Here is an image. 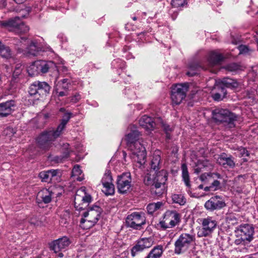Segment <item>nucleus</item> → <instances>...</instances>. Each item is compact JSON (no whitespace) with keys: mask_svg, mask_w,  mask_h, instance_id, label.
Here are the masks:
<instances>
[{"mask_svg":"<svg viewBox=\"0 0 258 258\" xmlns=\"http://www.w3.org/2000/svg\"><path fill=\"white\" fill-rule=\"evenodd\" d=\"M140 136V132L135 129L127 134L124 138L127 147L131 152L130 158L134 161H141L146 158L145 148L138 141Z\"/></svg>","mask_w":258,"mask_h":258,"instance_id":"f257e3e1","label":"nucleus"},{"mask_svg":"<svg viewBox=\"0 0 258 258\" xmlns=\"http://www.w3.org/2000/svg\"><path fill=\"white\" fill-rule=\"evenodd\" d=\"M101 182L102 185L112 182V178L111 175V172L109 170H106L104 176L102 178Z\"/></svg>","mask_w":258,"mask_h":258,"instance_id":"58836bf2","label":"nucleus"},{"mask_svg":"<svg viewBox=\"0 0 258 258\" xmlns=\"http://www.w3.org/2000/svg\"><path fill=\"white\" fill-rule=\"evenodd\" d=\"M102 209L97 206H94L85 212L80 220V226L84 229H88L94 226L99 220Z\"/></svg>","mask_w":258,"mask_h":258,"instance_id":"423d86ee","label":"nucleus"},{"mask_svg":"<svg viewBox=\"0 0 258 258\" xmlns=\"http://www.w3.org/2000/svg\"><path fill=\"white\" fill-rule=\"evenodd\" d=\"M239 54L249 55L252 50L246 45H241L238 46Z\"/></svg>","mask_w":258,"mask_h":258,"instance_id":"37998d69","label":"nucleus"},{"mask_svg":"<svg viewBox=\"0 0 258 258\" xmlns=\"http://www.w3.org/2000/svg\"><path fill=\"white\" fill-rule=\"evenodd\" d=\"M59 136L53 130L44 132L37 138V145L40 149L44 151H47L51 147L52 142Z\"/></svg>","mask_w":258,"mask_h":258,"instance_id":"9b49d317","label":"nucleus"},{"mask_svg":"<svg viewBox=\"0 0 258 258\" xmlns=\"http://www.w3.org/2000/svg\"><path fill=\"white\" fill-rule=\"evenodd\" d=\"M215 178L221 179L222 176L218 173H205L200 176V180L205 183Z\"/></svg>","mask_w":258,"mask_h":258,"instance_id":"cd10ccee","label":"nucleus"},{"mask_svg":"<svg viewBox=\"0 0 258 258\" xmlns=\"http://www.w3.org/2000/svg\"><path fill=\"white\" fill-rule=\"evenodd\" d=\"M122 155L123 156L124 159L125 160H126V153H125V152H124V151L122 152Z\"/></svg>","mask_w":258,"mask_h":258,"instance_id":"69168bd1","label":"nucleus"},{"mask_svg":"<svg viewBox=\"0 0 258 258\" xmlns=\"http://www.w3.org/2000/svg\"><path fill=\"white\" fill-rule=\"evenodd\" d=\"M188 88V83L178 84L172 87L171 98L173 104L178 105L182 102L186 97Z\"/></svg>","mask_w":258,"mask_h":258,"instance_id":"ddd939ff","label":"nucleus"},{"mask_svg":"<svg viewBox=\"0 0 258 258\" xmlns=\"http://www.w3.org/2000/svg\"><path fill=\"white\" fill-rule=\"evenodd\" d=\"M54 194L55 191L51 188H43L38 193L36 200L38 203L42 202L48 204L51 201Z\"/></svg>","mask_w":258,"mask_h":258,"instance_id":"4be33fe9","label":"nucleus"},{"mask_svg":"<svg viewBox=\"0 0 258 258\" xmlns=\"http://www.w3.org/2000/svg\"><path fill=\"white\" fill-rule=\"evenodd\" d=\"M159 163L160 162H150L151 169L155 171V174L160 169Z\"/></svg>","mask_w":258,"mask_h":258,"instance_id":"de8ad7c7","label":"nucleus"},{"mask_svg":"<svg viewBox=\"0 0 258 258\" xmlns=\"http://www.w3.org/2000/svg\"><path fill=\"white\" fill-rule=\"evenodd\" d=\"M58 256H59L60 257H62L63 256V254L62 252H59L58 254Z\"/></svg>","mask_w":258,"mask_h":258,"instance_id":"774afa93","label":"nucleus"},{"mask_svg":"<svg viewBox=\"0 0 258 258\" xmlns=\"http://www.w3.org/2000/svg\"><path fill=\"white\" fill-rule=\"evenodd\" d=\"M238 238L235 239V243L237 245L242 244L244 245L245 244L248 243V242H246V240L245 239H243L241 237H237Z\"/></svg>","mask_w":258,"mask_h":258,"instance_id":"3c124183","label":"nucleus"},{"mask_svg":"<svg viewBox=\"0 0 258 258\" xmlns=\"http://www.w3.org/2000/svg\"><path fill=\"white\" fill-rule=\"evenodd\" d=\"M48 171H41L39 174V177L41 179L42 181L48 182L51 180Z\"/></svg>","mask_w":258,"mask_h":258,"instance_id":"79ce46f5","label":"nucleus"},{"mask_svg":"<svg viewBox=\"0 0 258 258\" xmlns=\"http://www.w3.org/2000/svg\"><path fill=\"white\" fill-rule=\"evenodd\" d=\"M154 243L153 238H143L137 241L136 244L131 249V255L134 257L138 253L151 247Z\"/></svg>","mask_w":258,"mask_h":258,"instance_id":"dca6fc26","label":"nucleus"},{"mask_svg":"<svg viewBox=\"0 0 258 258\" xmlns=\"http://www.w3.org/2000/svg\"><path fill=\"white\" fill-rule=\"evenodd\" d=\"M170 133L171 132L165 133V134H166V140H170L171 139Z\"/></svg>","mask_w":258,"mask_h":258,"instance_id":"e2e57ef3","label":"nucleus"},{"mask_svg":"<svg viewBox=\"0 0 258 258\" xmlns=\"http://www.w3.org/2000/svg\"><path fill=\"white\" fill-rule=\"evenodd\" d=\"M181 221V216L175 210H168L164 214L163 220L158 224L163 230L172 228L178 225Z\"/></svg>","mask_w":258,"mask_h":258,"instance_id":"9d476101","label":"nucleus"},{"mask_svg":"<svg viewBox=\"0 0 258 258\" xmlns=\"http://www.w3.org/2000/svg\"><path fill=\"white\" fill-rule=\"evenodd\" d=\"M163 206V204L161 202L150 203L147 206V210L149 214H152L155 212L159 210Z\"/></svg>","mask_w":258,"mask_h":258,"instance_id":"2f4dec72","label":"nucleus"},{"mask_svg":"<svg viewBox=\"0 0 258 258\" xmlns=\"http://www.w3.org/2000/svg\"><path fill=\"white\" fill-rule=\"evenodd\" d=\"M162 127L163 128V130L165 133L171 132L172 131L170 126L167 124L162 123Z\"/></svg>","mask_w":258,"mask_h":258,"instance_id":"5fc2aeb1","label":"nucleus"},{"mask_svg":"<svg viewBox=\"0 0 258 258\" xmlns=\"http://www.w3.org/2000/svg\"><path fill=\"white\" fill-rule=\"evenodd\" d=\"M214 181L211 183V186L212 188V190H216L220 188V182L218 180L213 179Z\"/></svg>","mask_w":258,"mask_h":258,"instance_id":"c03bdc74","label":"nucleus"},{"mask_svg":"<svg viewBox=\"0 0 258 258\" xmlns=\"http://www.w3.org/2000/svg\"><path fill=\"white\" fill-rule=\"evenodd\" d=\"M103 188L102 191L106 195H112L114 193V186L112 182L109 184L103 185Z\"/></svg>","mask_w":258,"mask_h":258,"instance_id":"4c0bfd02","label":"nucleus"},{"mask_svg":"<svg viewBox=\"0 0 258 258\" xmlns=\"http://www.w3.org/2000/svg\"><path fill=\"white\" fill-rule=\"evenodd\" d=\"M203 162H198V164L196 165V166L198 167V166H200L201 165H202L203 166H205V165H203Z\"/></svg>","mask_w":258,"mask_h":258,"instance_id":"338daca9","label":"nucleus"},{"mask_svg":"<svg viewBox=\"0 0 258 258\" xmlns=\"http://www.w3.org/2000/svg\"><path fill=\"white\" fill-rule=\"evenodd\" d=\"M50 86L45 82L35 81L28 88V93L30 97L35 100L43 98L49 93Z\"/></svg>","mask_w":258,"mask_h":258,"instance_id":"1a4fd4ad","label":"nucleus"},{"mask_svg":"<svg viewBox=\"0 0 258 258\" xmlns=\"http://www.w3.org/2000/svg\"><path fill=\"white\" fill-rule=\"evenodd\" d=\"M218 87H219V91H220L219 93H220L223 95V97H225V96L227 94V91L225 89L226 87H224V86L222 85L221 82L220 83V84H219Z\"/></svg>","mask_w":258,"mask_h":258,"instance_id":"09e8293b","label":"nucleus"},{"mask_svg":"<svg viewBox=\"0 0 258 258\" xmlns=\"http://www.w3.org/2000/svg\"><path fill=\"white\" fill-rule=\"evenodd\" d=\"M59 111L61 112H63L64 113L65 112H67V111H66V109L64 108H60L59 109Z\"/></svg>","mask_w":258,"mask_h":258,"instance_id":"0e129e2a","label":"nucleus"},{"mask_svg":"<svg viewBox=\"0 0 258 258\" xmlns=\"http://www.w3.org/2000/svg\"><path fill=\"white\" fill-rule=\"evenodd\" d=\"M1 24L9 31L13 32L18 34L26 33L29 30V27L24 23L20 16L3 21L1 23Z\"/></svg>","mask_w":258,"mask_h":258,"instance_id":"6e6552de","label":"nucleus"},{"mask_svg":"<svg viewBox=\"0 0 258 258\" xmlns=\"http://www.w3.org/2000/svg\"><path fill=\"white\" fill-rule=\"evenodd\" d=\"M131 177L129 172L123 173L118 176L117 188L119 192L126 193L131 186Z\"/></svg>","mask_w":258,"mask_h":258,"instance_id":"f3484780","label":"nucleus"},{"mask_svg":"<svg viewBox=\"0 0 258 258\" xmlns=\"http://www.w3.org/2000/svg\"><path fill=\"white\" fill-rule=\"evenodd\" d=\"M49 173V176L50 177L51 180L52 178L56 176L57 174L58 171L57 170H48Z\"/></svg>","mask_w":258,"mask_h":258,"instance_id":"13d9d810","label":"nucleus"},{"mask_svg":"<svg viewBox=\"0 0 258 258\" xmlns=\"http://www.w3.org/2000/svg\"><path fill=\"white\" fill-rule=\"evenodd\" d=\"M195 235L187 233H181L174 242V253L179 255L188 252L195 245Z\"/></svg>","mask_w":258,"mask_h":258,"instance_id":"20e7f679","label":"nucleus"},{"mask_svg":"<svg viewBox=\"0 0 258 258\" xmlns=\"http://www.w3.org/2000/svg\"><path fill=\"white\" fill-rule=\"evenodd\" d=\"M204 190L205 191H210V190H212V188L211 185L209 186H206L204 188Z\"/></svg>","mask_w":258,"mask_h":258,"instance_id":"680f3d73","label":"nucleus"},{"mask_svg":"<svg viewBox=\"0 0 258 258\" xmlns=\"http://www.w3.org/2000/svg\"><path fill=\"white\" fill-rule=\"evenodd\" d=\"M224 68L228 71L235 72L240 70V66L236 63H231L225 66Z\"/></svg>","mask_w":258,"mask_h":258,"instance_id":"ea45409f","label":"nucleus"},{"mask_svg":"<svg viewBox=\"0 0 258 258\" xmlns=\"http://www.w3.org/2000/svg\"><path fill=\"white\" fill-rule=\"evenodd\" d=\"M235 232L237 237H241L249 243L253 239L254 228L251 225L245 224L237 227Z\"/></svg>","mask_w":258,"mask_h":258,"instance_id":"2eb2a0df","label":"nucleus"},{"mask_svg":"<svg viewBox=\"0 0 258 258\" xmlns=\"http://www.w3.org/2000/svg\"><path fill=\"white\" fill-rule=\"evenodd\" d=\"M220 82L222 85L228 88H236L238 86V83L236 80L229 78H225Z\"/></svg>","mask_w":258,"mask_h":258,"instance_id":"c85d7f7f","label":"nucleus"},{"mask_svg":"<svg viewBox=\"0 0 258 258\" xmlns=\"http://www.w3.org/2000/svg\"><path fill=\"white\" fill-rule=\"evenodd\" d=\"M0 55L7 59L11 58L12 56L11 49L9 46L3 44L0 48Z\"/></svg>","mask_w":258,"mask_h":258,"instance_id":"72a5a7b5","label":"nucleus"},{"mask_svg":"<svg viewBox=\"0 0 258 258\" xmlns=\"http://www.w3.org/2000/svg\"><path fill=\"white\" fill-rule=\"evenodd\" d=\"M222 164L221 165L224 168H227V166H229L231 168H233L235 166V162H222Z\"/></svg>","mask_w":258,"mask_h":258,"instance_id":"4d7b16f0","label":"nucleus"},{"mask_svg":"<svg viewBox=\"0 0 258 258\" xmlns=\"http://www.w3.org/2000/svg\"><path fill=\"white\" fill-rule=\"evenodd\" d=\"M72 116L73 114L71 112H67L63 114L60 120V123L55 130L59 135H61L62 131L65 128L66 124Z\"/></svg>","mask_w":258,"mask_h":258,"instance_id":"393cba45","label":"nucleus"},{"mask_svg":"<svg viewBox=\"0 0 258 258\" xmlns=\"http://www.w3.org/2000/svg\"><path fill=\"white\" fill-rule=\"evenodd\" d=\"M167 177L168 173L165 170H161L156 175L150 171L145 176L144 182L146 185L151 186L152 192L159 197L165 190V182Z\"/></svg>","mask_w":258,"mask_h":258,"instance_id":"f03ea898","label":"nucleus"},{"mask_svg":"<svg viewBox=\"0 0 258 258\" xmlns=\"http://www.w3.org/2000/svg\"><path fill=\"white\" fill-rule=\"evenodd\" d=\"M239 154L241 157H246L249 155L247 150L245 148H241L239 150Z\"/></svg>","mask_w":258,"mask_h":258,"instance_id":"864d4df0","label":"nucleus"},{"mask_svg":"<svg viewBox=\"0 0 258 258\" xmlns=\"http://www.w3.org/2000/svg\"><path fill=\"white\" fill-rule=\"evenodd\" d=\"M139 124L147 130H152L156 126L155 120L151 117L144 115L139 120Z\"/></svg>","mask_w":258,"mask_h":258,"instance_id":"b1692460","label":"nucleus"},{"mask_svg":"<svg viewBox=\"0 0 258 258\" xmlns=\"http://www.w3.org/2000/svg\"><path fill=\"white\" fill-rule=\"evenodd\" d=\"M202 67L197 63H191L189 64V70L186 75L189 77H192L198 74V72Z\"/></svg>","mask_w":258,"mask_h":258,"instance_id":"7c9ffc66","label":"nucleus"},{"mask_svg":"<svg viewBox=\"0 0 258 258\" xmlns=\"http://www.w3.org/2000/svg\"><path fill=\"white\" fill-rule=\"evenodd\" d=\"M172 201L173 203L183 206L186 203V199L182 194H174L171 196Z\"/></svg>","mask_w":258,"mask_h":258,"instance_id":"c756f323","label":"nucleus"},{"mask_svg":"<svg viewBox=\"0 0 258 258\" xmlns=\"http://www.w3.org/2000/svg\"><path fill=\"white\" fill-rule=\"evenodd\" d=\"M56 91L57 93H58V96L59 97L67 96L69 94L68 92H67V91L62 90H57V89Z\"/></svg>","mask_w":258,"mask_h":258,"instance_id":"6e6d98bb","label":"nucleus"},{"mask_svg":"<svg viewBox=\"0 0 258 258\" xmlns=\"http://www.w3.org/2000/svg\"><path fill=\"white\" fill-rule=\"evenodd\" d=\"M15 45L16 49L19 52H22L24 49L26 47L25 53L30 56H37L39 52L42 50L41 46L38 44L35 40L29 41L28 38L23 37H21V40H16Z\"/></svg>","mask_w":258,"mask_h":258,"instance_id":"39448f33","label":"nucleus"},{"mask_svg":"<svg viewBox=\"0 0 258 258\" xmlns=\"http://www.w3.org/2000/svg\"><path fill=\"white\" fill-rule=\"evenodd\" d=\"M224 97H223V95L220 93H216L213 95V98L215 101L222 100Z\"/></svg>","mask_w":258,"mask_h":258,"instance_id":"8fccbe9b","label":"nucleus"},{"mask_svg":"<svg viewBox=\"0 0 258 258\" xmlns=\"http://www.w3.org/2000/svg\"><path fill=\"white\" fill-rule=\"evenodd\" d=\"M230 156H228L226 153H223L219 155L218 160H224L225 161H233Z\"/></svg>","mask_w":258,"mask_h":258,"instance_id":"49530a36","label":"nucleus"},{"mask_svg":"<svg viewBox=\"0 0 258 258\" xmlns=\"http://www.w3.org/2000/svg\"><path fill=\"white\" fill-rule=\"evenodd\" d=\"M82 171L80 168V166L78 165H75L72 169V176L76 177L75 179L78 181H82L83 179V175L81 176Z\"/></svg>","mask_w":258,"mask_h":258,"instance_id":"f704fd0d","label":"nucleus"},{"mask_svg":"<svg viewBox=\"0 0 258 258\" xmlns=\"http://www.w3.org/2000/svg\"><path fill=\"white\" fill-rule=\"evenodd\" d=\"M187 2L186 0H172L171 2V6L174 8L183 7L187 5Z\"/></svg>","mask_w":258,"mask_h":258,"instance_id":"a19ab883","label":"nucleus"},{"mask_svg":"<svg viewBox=\"0 0 258 258\" xmlns=\"http://www.w3.org/2000/svg\"><path fill=\"white\" fill-rule=\"evenodd\" d=\"M70 244L69 238L63 236L52 241L50 244V247L55 253H57L67 249Z\"/></svg>","mask_w":258,"mask_h":258,"instance_id":"6ab92c4d","label":"nucleus"},{"mask_svg":"<svg viewBox=\"0 0 258 258\" xmlns=\"http://www.w3.org/2000/svg\"><path fill=\"white\" fill-rule=\"evenodd\" d=\"M4 0H0V9L5 7L6 4Z\"/></svg>","mask_w":258,"mask_h":258,"instance_id":"052dcab7","label":"nucleus"},{"mask_svg":"<svg viewBox=\"0 0 258 258\" xmlns=\"http://www.w3.org/2000/svg\"><path fill=\"white\" fill-rule=\"evenodd\" d=\"M212 118L216 123L230 128L235 127L238 116L228 109L217 108L212 111Z\"/></svg>","mask_w":258,"mask_h":258,"instance_id":"7ed1b4c3","label":"nucleus"},{"mask_svg":"<svg viewBox=\"0 0 258 258\" xmlns=\"http://www.w3.org/2000/svg\"><path fill=\"white\" fill-rule=\"evenodd\" d=\"M81 95L79 93H76L72 97L71 101L74 103H76L81 99Z\"/></svg>","mask_w":258,"mask_h":258,"instance_id":"603ef678","label":"nucleus"},{"mask_svg":"<svg viewBox=\"0 0 258 258\" xmlns=\"http://www.w3.org/2000/svg\"><path fill=\"white\" fill-rule=\"evenodd\" d=\"M92 201V197L86 193V188L85 187H82L79 190H77L74 199L75 206L77 209L79 210L83 209V207H79L80 201H82L85 203H89Z\"/></svg>","mask_w":258,"mask_h":258,"instance_id":"aec40b11","label":"nucleus"},{"mask_svg":"<svg viewBox=\"0 0 258 258\" xmlns=\"http://www.w3.org/2000/svg\"><path fill=\"white\" fill-rule=\"evenodd\" d=\"M198 222L201 225L197 233L199 237L211 236L218 224L215 218L210 216L200 218L198 219Z\"/></svg>","mask_w":258,"mask_h":258,"instance_id":"0eeeda50","label":"nucleus"},{"mask_svg":"<svg viewBox=\"0 0 258 258\" xmlns=\"http://www.w3.org/2000/svg\"><path fill=\"white\" fill-rule=\"evenodd\" d=\"M125 222L127 227L140 230L146 224V219L144 213L135 212L127 216Z\"/></svg>","mask_w":258,"mask_h":258,"instance_id":"f8f14e48","label":"nucleus"},{"mask_svg":"<svg viewBox=\"0 0 258 258\" xmlns=\"http://www.w3.org/2000/svg\"><path fill=\"white\" fill-rule=\"evenodd\" d=\"M163 252V246L158 245L152 249L145 258H160Z\"/></svg>","mask_w":258,"mask_h":258,"instance_id":"bb28decb","label":"nucleus"},{"mask_svg":"<svg viewBox=\"0 0 258 258\" xmlns=\"http://www.w3.org/2000/svg\"><path fill=\"white\" fill-rule=\"evenodd\" d=\"M70 82L68 79H64L58 83L57 90H62L69 91L70 87Z\"/></svg>","mask_w":258,"mask_h":258,"instance_id":"e433bc0d","label":"nucleus"},{"mask_svg":"<svg viewBox=\"0 0 258 258\" xmlns=\"http://www.w3.org/2000/svg\"><path fill=\"white\" fill-rule=\"evenodd\" d=\"M56 69L58 72H60V67H56L52 61H36L33 62L29 67V70L32 71L33 75L35 74L47 73L49 70Z\"/></svg>","mask_w":258,"mask_h":258,"instance_id":"4468645a","label":"nucleus"},{"mask_svg":"<svg viewBox=\"0 0 258 258\" xmlns=\"http://www.w3.org/2000/svg\"><path fill=\"white\" fill-rule=\"evenodd\" d=\"M70 221V213L69 211H64L60 216V223L63 226H66Z\"/></svg>","mask_w":258,"mask_h":258,"instance_id":"c9c22d12","label":"nucleus"},{"mask_svg":"<svg viewBox=\"0 0 258 258\" xmlns=\"http://www.w3.org/2000/svg\"><path fill=\"white\" fill-rule=\"evenodd\" d=\"M16 102L14 100H8L0 103V117H6L15 110Z\"/></svg>","mask_w":258,"mask_h":258,"instance_id":"412c9836","label":"nucleus"},{"mask_svg":"<svg viewBox=\"0 0 258 258\" xmlns=\"http://www.w3.org/2000/svg\"><path fill=\"white\" fill-rule=\"evenodd\" d=\"M224 59V57L222 53L216 51H211L209 53L208 59L209 67L220 64Z\"/></svg>","mask_w":258,"mask_h":258,"instance_id":"5701e85b","label":"nucleus"},{"mask_svg":"<svg viewBox=\"0 0 258 258\" xmlns=\"http://www.w3.org/2000/svg\"><path fill=\"white\" fill-rule=\"evenodd\" d=\"M163 252V246L158 245L152 249L145 258H160Z\"/></svg>","mask_w":258,"mask_h":258,"instance_id":"a878e982","label":"nucleus"},{"mask_svg":"<svg viewBox=\"0 0 258 258\" xmlns=\"http://www.w3.org/2000/svg\"><path fill=\"white\" fill-rule=\"evenodd\" d=\"M161 152L159 150L155 151L153 155V160L152 161H161V157H160Z\"/></svg>","mask_w":258,"mask_h":258,"instance_id":"a18cd8bd","label":"nucleus"},{"mask_svg":"<svg viewBox=\"0 0 258 258\" xmlns=\"http://www.w3.org/2000/svg\"><path fill=\"white\" fill-rule=\"evenodd\" d=\"M181 168L182 179L186 186L187 187H189L190 186L189 177L187 170V166L185 163H183L182 164Z\"/></svg>","mask_w":258,"mask_h":258,"instance_id":"473e14b6","label":"nucleus"},{"mask_svg":"<svg viewBox=\"0 0 258 258\" xmlns=\"http://www.w3.org/2000/svg\"><path fill=\"white\" fill-rule=\"evenodd\" d=\"M205 208L210 211L219 210L226 206L225 202L220 196L211 197L205 203Z\"/></svg>","mask_w":258,"mask_h":258,"instance_id":"a211bd4d","label":"nucleus"},{"mask_svg":"<svg viewBox=\"0 0 258 258\" xmlns=\"http://www.w3.org/2000/svg\"><path fill=\"white\" fill-rule=\"evenodd\" d=\"M25 11H26V14H24V15H22L21 17H23V18H24L26 17V15H28L30 11V8L28 7V8H26V10H25Z\"/></svg>","mask_w":258,"mask_h":258,"instance_id":"bf43d9fd","label":"nucleus"}]
</instances>
